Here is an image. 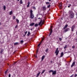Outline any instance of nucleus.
I'll list each match as a JSON object with an SVG mask.
<instances>
[{"label": "nucleus", "mask_w": 77, "mask_h": 77, "mask_svg": "<svg viewBox=\"0 0 77 77\" xmlns=\"http://www.w3.org/2000/svg\"><path fill=\"white\" fill-rule=\"evenodd\" d=\"M69 14H70L69 17L70 18H73L74 16V13L72 12V11H71L69 12Z\"/></svg>", "instance_id": "1"}, {"label": "nucleus", "mask_w": 77, "mask_h": 77, "mask_svg": "<svg viewBox=\"0 0 77 77\" xmlns=\"http://www.w3.org/2000/svg\"><path fill=\"white\" fill-rule=\"evenodd\" d=\"M30 18H32V19H33V18H34V15L33 14V11L32 10H31L30 11Z\"/></svg>", "instance_id": "2"}, {"label": "nucleus", "mask_w": 77, "mask_h": 77, "mask_svg": "<svg viewBox=\"0 0 77 77\" xmlns=\"http://www.w3.org/2000/svg\"><path fill=\"white\" fill-rule=\"evenodd\" d=\"M59 52V51L58 50V48H57L55 52V53L56 54V56H57L58 55Z\"/></svg>", "instance_id": "3"}, {"label": "nucleus", "mask_w": 77, "mask_h": 77, "mask_svg": "<svg viewBox=\"0 0 77 77\" xmlns=\"http://www.w3.org/2000/svg\"><path fill=\"white\" fill-rule=\"evenodd\" d=\"M56 71H53L52 72V75H56Z\"/></svg>", "instance_id": "4"}, {"label": "nucleus", "mask_w": 77, "mask_h": 77, "mask_svg": "<svg viewBox=\"0 0 77 77\" xmlns=\"http://www.w3.org/2000/svg\"><path fill=\"white\" fill-rule=\"evenodd\" d=\"M74 27H75V26L74 25L72 26V32L74 31Z\"/></svg>", "instance_id": "5"}, {"label": "nucleus", "mask_w": 77, "mask_h": 77, "mask_svg": "<svg viewBox=\"0 0 77 77\" xmlns=\"http://www.w3.org/2000/svg\"><path fill=\"white\" fill-rule=\"evenodd\" d=\"M34 25H35V23H31L30 24V26H34Z\"/></svg>", "instance_id": "6"}, {"label": "nucleus", "mask_w": 77, "mask_h": 77, "mask_svg": "<svg viewBox=\"0 0 77 77\" xmlns=\"http://www.w3.org/2000/svg\"><path fill=\"white\" fill-rule=\"evenodd\" d=\"M74 65H75V62H74L72 63V65L71 66V67H73V66H74Z\"/></svg>", "instance_id": "7"}, {"label": "nucleus", "mask_w": 77, "mask_h": 77, "mask_svg": "<svg viewBox=\"0 0 77 77\" xmlns=\"http://www.w3.org/2000/svg\"><path fill=\"white\" fill-rule=\"evenodd\" d=\"M19 43L18 42H16L14 43V45H19Z\"/></svg>", "instance_id": "8"}, {"label": "nucleus", "mask_w": 77, "mask_h": 77, "mask_svg": "<svg viewBox=\"0 0 77 77\" xmlns=\"http://www.w3.org/2000/svg\"><path fill=\"white\" fill-rule=\"evenodd\" d=\"M69 30V28H66V29H65L64 31V32H66L67 31H68Z\"/></svg>", "instance_id": "9"}, {"label": "nucleus", "mask_w": 77, "mask_h": 77, "mask_svg": "<svg viewBox=\"0 0 77 77\" xmlns=\"http://www.w3.org/2000/svg\"><path fill=\"white\" fill-rule=\"evenodd\" d=\"M42 20L41 21H40V23H38V26H40V25L41 24V23H42Z\"/></svg>", "instance_id": "10"}, {"label": "nucleus", "mask_w": 77, "mask_h": 77, "mask_svg": "<svg viewBox=\"0 0 77 77\" xmlns=\"http://www.w3.org/2000/svg\"><path fill=\"white\" fill-rule=\"evenodd\" d=\"M63 56V52H62L61 53V56H60V57H62V56Z\"/></svg>", "instance_id": "11"}, {"label": "nucleus", "mask_w": 77, "mask_h": 77, "mask_svg": "<svg viewBox=\"0 0 77 77\" xmlns=\"http://www.w3.org/2000/svg\"><path fill=\"white\" fill-rule=\"evenodd\" d=\"M44 57H45V55H43L42 57V61L44 60Z\"/></svg>", "instance_id": "12"}, {"label": "nucleus", "mask_w": 77, "mask_h": 77, "mask_svg": "<svg viewBox=\"0 0 77 77\" xmlns=\"http://www.w3.org/2000/svg\"><path fill=\"white\" fill-rule=\"evenodd\" d=\"M43 11H45L46 10V7H45V6H43Z\"/></svg>", "instance_id": "13"}, {"label": "nucleus", "mask_w": 77, "mask_h": 77, "mask_svg": "<svg viewBox=\"0 0 77 77\" xmlns=\"http://www.w3.org/2000/svg\"><path fill=\"white\" fill-rule=\"evenodd\" d=\"M68 27V24H66L65 26H64V27L63 29H66V27Z\"/></svg>", "instance_id": "14"}, {"label": "nucleus", "mask_w": 77, "mask_h": 77, "mask_svg": "<svg viewBox=\"0 0 77 77\" xmlns=\"http://www.w3.org/2000/svg\"><path fill=\"white\" fill-rule=\"evenodd\" d=\"M3 51H4V50H3V49H2L1 50V51L0 52V54H2L3 52Z\"/></svg>", "instance_id": "15"}, {"label": "nucleus", "mask_w": 77, "mask_h": 77, "mask_svg": "<svg viewBox=\"0 0 77 77\" xmlns=\"http://www.w3.org/2000/svg\"><path fill=\"white\" fill-rule=\"evenodd\" d=\"M40 73H41L40 72H38V74L37 75L36 77H38L39 76V74H40Z\"/></svg>", "instance_id": "16"}, {"label": "nucleus", "mask_w": 77, "mask_h": 77, "mask_svg": "<svg viewBox=\"0 0 77 77\" xmlns=\"http://www.w3.org/2000/svg\"><path fill=\"white\" fill-rule=\"evenodd\" d=\"M30 32L29 31L28 32V33L27 35L28 36H29V35H30Z\"/></svg>", "instance_id": "17"}, {"label": "nucleus", "mask_w": 77, "mask_h": 77, "mask_svg": "<svg viewBox=\"0 0 77 77\" xmlns=\"http://www.w3.org/2000/svg\"><path fill=\"white\" fill-rule=\"evenodd\" d=\"M53 72V70H50L49 71V73H50V72Z\"/></svg>", "instance_id": "18"}, {"label": "nucleus", "mask_w": 77, "mask_h": 77, "mask_svg": "<svg viewBox=\"0 0 77 77\" xmlns=\"http://www.w3.org/2000/svg\"><path fill=\"white\" fill-rule=\"evenodd\" d=\"M37 26H38V23H36L35 25V27H37Z\"/></svg>", "instance_id": "19"}, {"label": "nucleus", "mask_w": 77, "mask_h": 77, "mask_svg": "<svg viewBox=\"0 0 77 77\" xmlns=\"http://www.w3.org/2000/svg\"><path fill=\"white\" fill-rule=\"evenodd\" d=\"M23 42H24V41H23V40H21L20 41V44H23Z\"/></svg>", "instance_id": "20"}, {"label": "nucleus", "mask_w": 77, "mask_h": 77, "mask_svg": "<svg viewBox=\"0 0 77 77\" xmlns=\"http://www.w3.org/2000/svg\"><path fill=\"white\" fill-rule=\"evenodd\" d=\"M29 5H30V2H28V5H27V8H29Z\"/></svg>", "instance_id": "21"}, {"label": "nucleus", "mask_w": 77, "mask_h": 77, "mask_svg": "<svg viewBox=\"0 0 77 77\" xmlns=\"http://www.w3.org/2000/svg\"><path fill=\"white\" fill-rule=\"evenodd\" d=\"M50 31H51V32L50 33H52V32H53V29H52L51 28Z\"/></svg>", "instance_id": "22"}, {"label": "nucleus", "mask_w": 77, "mask_h": 77, "mask_svg": "<svg viewBox=\"0 0 77 77\" xmlns=\"http://www.w3.org/2000/svg\"><path fill=\"white\" fill-rule=\"evenodd\" d=\"M3 9L5 11V10L6 9V6H5V5H4L3 6Z\"/></svg>", "instance_id": "23"}, {"label": "nucleus", "mask_w": 77, "mask_h": 77, "mask_svg": "<svg viewBox=\"0 0 77 77\" xmlns=\"http://www.w3.org/2000/svg\"><path fill=\"white\" fill-rule=\"evenodd\" d=\"M8 70L7 69V70L5 72V74H6L7 73V72H8Z\"/></svg>", "instance_id": "24"}, {"label": "nucleus", "mask_w": 77, "mask_h": 77, "mask_svg": "<svg viewBox=\"0 0 77 77\" xmlns=\"http://www.w3.org/2000/svg\"><path fill=\"white\" fill-rule=\"evenodd\" d=\"M42 43V42H41V43L38 44V47H39V46H40V45H41V44Z\"/></svg>", "instance_id": "25"}, {"label": "nucleus", "mask_w": 77, "mask_h": 77, "mask_svg": "<svg viewBox=\"0 0 77 77\" xmlns=\"http://www.w3.org/2000/svg\"><path fill=\"white\" fill-rule=\"evenodd\" d=\"M16 21L17 23H19V20H18L17 19H16Z\"/></svg>", "instance_id": "26"}, {"label": "nucleus", "mask_w": 77, "mask_h": 77, "mask_svg": "<svg viewBox=\"0 0 77 77\" xmlns=\"http://www.w3.org/2000/svg\"><path fill=\"white\" fill-rule=\"evenodd\" d=\"M20 4H23V2L22 1V0H20Z\"/></svg>", "instance_id": "27"}, {"label": "nucleus", "mask_w": 77, "mask_h": 77, "mask_svg": "<svg viewBox=\"0 0 77 77\" xmlns=\"http://www.w3.org/2000/svg\"><path fill=\"white\" fill-rule=\"evenodd\" d=\"M45 71V70H44L41 73V74H43V73H44V72Z\"/></svg>", "instance_id": "28"}, {"label": "nucleus", "mask_w": 77, "mask_h": 77, "mask_svg": "<svg viewBox=\"0 0 77 77\" xmlns=\"http://www.w3.org/2000/svg\"><path fill=\"white\" fill-rule=\"evenodd\" d=\"M46 5H49V4H50V2H47L46 3Z\"/></svg>", "instance_id": "29"}, {"label": "nucleus", "mask_w": 77, "mask_h": 77, "mask_svg": "<svg viewBox=\"0 0 77 77\" xmlns=\"http://www.w3.org/2000/svg\"><path fill=\"white\" fill-rule=\"evenodd\" d=\"M27 31H26V32H25V34L23 36L24 37V36H26V34H27Z\"/></svg>", "instance_id": "30"}, {"label": "nucleus", "mask_w": 77, "mask_h": 77, "mask_svg": "<svg viewBox=\"0 0 77 77\" xmlns=\"http://www.w3.org/2000/svg\"><path fill=\"white\" fill-rule=\"evenodd\" d=\"M11 14H12V11H11L10 12V15H11Z\"/></svg>", "instance_id": "31"}, {"label": "nucleus", "mask_w": 77, "mask_h": 77, "mask_svg": "<svg viewBox=\"0 0 77 77\" xmlns=\"http://www.w3.org/2000/svg\"><path fill=\"white\" fill-rule=\"evenodd\" d=\"M67 48V45H66L64 47V49H65V48Z\"/></svg>", "instance_id": "32"}, {"label": "nucleus", "mask_w": 77, "mask_h": 77, "mask_svg": "<svg viewBox=\"0 0 77 77\" xmlns=\"http://www.w3.org/2000/svg\"><path fill=\"white\" fill-rule=\"evenodd\" d=\"M48 51V48H47L46 50V52H47V51Z\"/></svg>", "instance_id": "33"}, {"label": "nucleus", "mask_w": 77, "mask_h": 77, "mask_svg": "<svg viewBox=\"0 0 77 77\" xmlns=\"http://www.w3.org/2000/svg\"><path fill=\"white\" fill-rule=\"evenodd\" d=\"M50 6H51V5H49L48 6V8H50Z\"/></svg>", "instance_id": "34"}, {"label": "nucleus", "mask_w": 77, "mask_h": 77, "mask_svg": "<svg viewBox=\"0 0 77 77\" xmlns=\"http://www.w3.org/2000/svg\"><path fill=\"white\" fill-rule=\"evenodd\" d=\"M13 20H15V16L13 17Z\"/></svg>", "instance_id": "35"}, {"label": "nucleus", "mask_w": 77, "mask_h": 77, "mask_svg": "<svg viewBox=\"0 0 77 77\" xmlns=\"http://www.w3.org/2000/svg\"><path fill=\"white\" fill-rule=\"evenodd\" d=\"M59 39L60 41H62V38H59Z\"/></svg>", "instance_id": "36"}, {"label": "nucleus", "mask_w": 77, "mask_h": 77, "mask_svg": "<svg viewBox=\"0 0 77 77\" xmlns=\"http://www.w3.org/2000/svg\"><path fill=\"white\" fill-rule=\"evenodd\" d=\"M44 40V38H42V41L41 42H42V41H43Z\"/></svg>", "instance_id": "37"}, {"label": "nucleus", "mask_w": 77, "mask_h": 77, "mask_svg": "<svg viewBox=\"0 0 77 77\" xmlns=\"http://www.w3.org/2000/svg\"><path fill=\"white\" fill-rule=\"evenodd\" d=\"M17 63V62L16 61L15 63L14 62V65H15V63Z\"/></svg>", "instance_id": "38"}, {"label": "nucleus", "mask_w": 77, "mask_h": 77, "mask_svg": "<svg viewBox=\"0 0 77 77\" xmlns=\"http://www.w3.org/2000/svg\"><path fill=\"white\" fill-rule=\"evenodd\" d=\"M62 4H60L59 5V7H62Z\"/></svg>", "instance_id": "39"}, {"label": "nucleus", "mask_w": 77, "mask_h": 77, "mask_svg": "<svg viewBox=\"0 0 77 77\" xmlns=\"http://www.w3.org/2000/svg\"><path fill=\"white\" fill-rule=\"evenodd\" d=\"M18 26V25H16L15 27V28L16 29L17 28V27Z\"/></svg>", "instance_id": "40"}, {"label": "nucleus", "mask_w": 77, "mask_h": 77, "mask_svg": "<svg viewBox=\"0 0 77 77\" xmlns=\"http://www.w3.org/2000/svg\"><path fill=\"white\" fill-rule=\"evenodd\" d=\"M59 8L60 9H62V7H59Z\"/></svg>", "instance_id": "41"}, {"label": "nucleus", "mask_w": 77, "mask_h": 77, "mask_svg": "<svg viewBox=\"0 0 77 77\" xmlns=\"http://www.w3.org/2000/svg\"><path fill=\"white\" fill-rule=\"evenodd\" d=\"M72 48H75V46H73L72 47Z\"/></svg>", "instance_id": "42"}, {"label": "nucleus", "mask_w": 77, "mask_h": 77, "mask_svg": "<svg viewBox=\"0 0 77 77\" xmlns=\"http://www.w3.org/2000/svg\"><path fill=\"white\" fill-rule=\"evenodd\" d=\"M77 74H75V77H77Z\"/></svg>", "instance_id": "43"}, {"label": "nucleus", "mask_w": 77, "mask_h": 77, "mask_svg": "<svg viewBox=\"0 0 77 77\" xmlns=\"http://www.w3.org/2000/svg\"><path fill=\"white\" fill-rule=\"evenodd\" d=\"M51 33H50L48 36H50V35H51Z\"/></svg>", "instance_id": "44"}, {"label": "nucleus", "mask_w": 77, "mask_h": 77, "mask_svg": "<svg viewBox=\"0 0 77 77\" xmlns=\"http://www.w3.org/2000/svg\"><path fill=\"white\" fill-rule=\"evenodd\" d=\"M33 9H36V8H35V7H33Z\"/></svg>", "instance_id": "45"}, {"label": "nucleus", "mask_w": 77, "mask_h": 77, "mask_svg": "<svg viewBox=\"0 0 77 77\" xmlns=\"http://www.w3.org/2000/svg\"><path fill=\"white\" fill-rule=\"evenodd\" d=\"M38 50H37V53H36V54H37V53H38Z\"/></svg>", "instance_id": "46"}, {"label": "nucleus", "mask_w": 77, "mask_h": 77, "mask_svg": "<svg viewBox=\"0 0 77 77\" xmlns=\"http://www.w3.org/2000/svg\"><path fill=\"white\" fill-rule=\"evenodd\" d=\"M68 8H70V6H69V5L68 6Z\"/></svg>", "instance_id": "47"}, {"label": "nucleus", "mask_w": 77, "mask_h": 77, "mask_svg": "<svg viewBox=\"0 0 77 77\" xmlns=\"http://www.w3.org/2000/svg\"><path fill=\"white\" fill-rule=\"evenodd\" d=\"M71 76L72 77H73V75H72Z\"/></svg>", "instance_id": "48"}, {"label": "nucleus", "mask_w": 77, "mask_h": 77, "mask_svg": "<svg viewBox=\"0 0 77 77\" xmlns=\"http://www.w3.org/2000/svg\"><path fill=\"white\" fill-rule=\"evenodd\" d=\"M8 77H10V74H9Z\"/></svg>", "instance_id": "49"}, {"label": "nucleus", "mask_w": 77, "mask_h": 77, "mask_svg": "<svg viewBox=\"0 0 77 77\" xmlns=\"http://www.w3.org/2000/svg\"><path fill=\"white\" fill-rule=\"evenodd\" d=\"M38 20H39V19H41V18L40 17H39L38 18Z\"/></svg>", "instance_id": "50"}, {"label": "nucleus", "mask_w": 77, "mask_h": 77, "mask_svg": "<svg viewBox=\"0 0 77 77\" xmlns=\"http://www.w3.org/2000/svg\"><path fill=\"white\" fill-rule=\"evenodd\" d=\"M76 15L77 16V17H76V18H77V13L76 14Z\"/></svg>", "instance_id": "51"}, {"label": "nucleus", "mask_w": 77, "mask_h": 77, "mask_svg": "<svg viewBox=\"0 0 77 77\" xmlns=\"http://www.w3.org/2000/svg\"><path fill=\"white\" fill-rule=\"evenodd\" d=\"M31 30H33V29H31Z\"/></svg>", "instance_id": "52"}, {"label": "nucleus", "mask_w": 77, "mask_h": 77, "mask_svg": "<svg viewBox=\"0 0 77 77\" xmlns=\"http://www.w3.org/2000/svg\"><path fill=\"white\" fill-rule=\"evenodd\" d=\"M67 53H70V52L68 51V52H67Z\"/></svg>", "instance_id": "53"}, {"label": "nucleus", "mask_w": 77, "mask_h": 77, "mask_svg": "<svg viewBox=\"0 0 77 77\" xmlns=\"http://www.w3.org/2000/svg\"><path fill=\"white\" fill-rule=\"evenodd\" d=\"M42 24H43V22L42 23Z\"/></svg>", "instance_id": "54"}, {"label": "nucleus", "mask_w": 77, "mask_h": 77, "mask_svg": "<svg viewBox=\"0 0 77 77\" xmlns=\"http://www.w3.org/2000/svg\"><path fill=\"white\" fill-rule=\"evenodd\" d=\"M53 62V61H51V63H52Z\"/></svg>", "instance_id": "55"}, {"label": "nucleus", "mask_w": 77, "mask_h": 77, "mask_svg": "<svg viewBox=\"0 0 77 77\" xmlns=\"http://www.w3.org/2000/svg\"><path fill=\"white\" fill-rule=\"evenodd\" d=\"M17 0V1H18V2H19V0Z\"/></svg>", "instance_id": "56"}, {"label": "nucleus", "mask_w": 77, "mask_h": 77, "mask_svg": "<svg viewBox=\"0 0 77 77\" xmlns=\"http://www.w3.org/2000/svg\"><path fill=\"white\" fill-rule=\"evenodd\" d=\"M1 25V23H0V26Z\"/></svg>", "instance_id": "57"}, {"label": "nucleus", "mask_w": 77, "mask_h": 77, "mask_svg": "<svg viewBox=\"0 0 77 77\" xmlns=\"http://www.w3.org/2000/svg\"><path fill=\"white\" fill-rule=\"evenodd\" d=\"M71 60L69 62H71Z\"/></svg>", "instance_id": "58"}, {"label": "nucleus", "mask_w": 77, "mask_h": 77, "mask_svg": "<svg viewBox=\"0 0 77 77\" xmlns=\"http://www.w3.org/2000/svg\"><path fill=\"white\" fill-rule=\"evenodd\" d=\"M51 0H49V1H51Z\"/></svg>", "instance_id": "59"}, {"label": "nucleus", "mask_w": 77, "mask_h": 77, "mask_svg": "<svg viewBox=\"0 0 77 77\" xmlns=\"http://www.w3.org/2000/svg\"><path fill=\"white\" fill-rule=\"evenodd\" d=\"M35 57H37V56H36Z\"/></svg>", "instance_id": "60"}, {"label": "nucleus", "mask_w": 77, "mask_h": 77, "mask_svg": "<svg viewBox=\"0 0 77 77\" xmlns=\"http://www.w3.org/2000/svg\"><path fill=\"white\" fill-rule=\"evenodd\" d=\"M70 6H71V5L70 4Z\"/></svg>", "instance_id": "61"}, {"label": "nucleus", "mask_w": 77, "mask_h": 77, "mask_svg": "<svg viewBox=\"0 0 77 77\" xmlns=\"http://www.w3.org/2000/svg\"><path fill=\"white\" fill-rule=\"evenodd\" d=\"M76 72H77V70H76Z\"/></svg>", "instance_id": "62"}, {"label": "nucleus", "mask_w": 77, "mask_h": 77, "mask_svg": "<svg viewBox=\"0 0 77 77\" xmlns=\"http://www.w3.org/2000/svg\"><path fill=\"white\" fill-rule=\"evenodd\" d=\"M70 77H72L71 76H70Z\"/></svg>", "instance_id": "63"}, {"label": "nucleus", "mask_w": 77, "mask_h": 77, "mask_svg": "<svg viewBox=\"0 0 77 77\" xmlns=\"http://www.w3.org/2000/svg\"><path fill=\"white\" fill-rule=\"evenodd\" d=\"M9 15H10V13L9 14Z\"/></svg>", "instance_id": "64"}]
</instances>
